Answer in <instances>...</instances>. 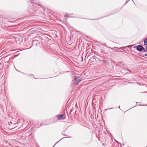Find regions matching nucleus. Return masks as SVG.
<instances>
[{
	"mask_svg": "<svg viewBox=\"0 0 147 147\" xmlns=\"http://www.w3.org/2000/svg\"><path fill=\"white\" fill-rule=\"evenodd\" d=\"M92 58L94 59H95V60H99L98 58L95 55L93 56Z\"/></svg>",
	"mask_w": 147,
	"mask_h": 147,
	"instance_id": "nucleus-5",
	"label": "nucleus"
},
{
	"mask_svg": "<svg viewBox=\"0 0 147 147\" xmlns=\"http://www.w3.org/2000/svg\"><path fill=\"white\" fill-rule=\"evenodd\" d=\"M59 120L65 119L66 118L65 115H58L57 116Z\"/></svg>",
	"mask_w": 147,
	"mask_h": 147,
	"instance_id": "nucleus-3",
	"label": "nucleus"
},
{
	"mask_svg": "<svg viewBox=\"0 0 147 147\" xmlns=\"http://www.w3.org/2000/svg\"><path fill=\"white\" fill-rule=\"evenodd\" d=\"M74 83L75 85H77L79 82L82 80V78L80 77H78L76 76H74Z\"/></svg>",
	"mask_w": 147,
	"mask_h": 147,
	"instance_id": "nucleus-2",
	"label": "nucleus"
},
{
	"mask_svg": "<svg viewBox=\"0 0 147 147\" xmlns=\"http://www.w3.org/2000/svg\"><path fill=\"white\" fill-rule=\"evenodd\" d=\"M136 49L137 51L141 52L144 49V48L142 45H139L136 47Z\"/></svg>",
	"mask_w": 147,
	"mask_h": 147,
	"instance_id": "nucleus-4",
	"label": "nucleus"
},
{
	"mask_svg": "<svg viewBox=\"0 0 147 147\" xmlns=\"http://www.w3.org/2000/svg\"><path fill=\"white\" fill-rule=\"evenodd\" d=\"M134 46V45H133L131 46V47H133V46Z\"/></svg>",
	"mask_w": 147,
	"mask_h": 147,
	"instance_id": "nucleus-17",
	"label": "nucleus"
},
{
	"mask_svg": "<svg viewBox=\"0 0 147 147\" xmlns=\"http://www.w3.org/2000/svg\"><path fill=\"white\" fill-rule=\"evenodd\" d=\"M142 51H143V52H146V49H145L144 48V49H143Z\"/></svg>",
	"mask_w": 147,
	"mask_h": 147,
	"instance_id": "nucleus-10",
	"label": "nucleus"
},
{
	"mask_svg": "<svg viewBox=\"0 0 147 147\" xmlns=\"http://www.w3.org/2000/svg\"><path fill=\"white\" fill-rule=\"evenodd\" d=\"M144 44L145 45H147V41H145Z\"/></svg>",
	"mask_w": 147,
	"mask_h": 147,
	"instance_id": "nucleus-9",
	"label": "nucleus"
},
{
	"mask_svg": "<svg viewBox=\"0 0 147 147\" xmlns=\"http://www.w3.org/2000/svg\"><path fill=\"white\" fill-rule=\"evenodd\" d=\"M126 70L130 72H131V71L130 70H128L127 69H126Z\"/></svg>",
	"mask_w": 147,
	"mask_h": 147,
	"instance_id": "nucleus-16",
	"label": "nucleus"
},
{
	"mask_svg": "<svg viewBox=\"0 0 147 147\" xmlns=\"http://www.w3.org/2000/svg\"><path fill=\"white\" fill-rule=\"evenodd\" d=\"M145 41H147V38H145L144 41V42Z\"/></svg>",
	"mask_w": 147,
	"mask_h": 147,
	"instance_id": "nucleus-11",
	"label": "nucleus"
},
{
	"mask_svg": "<svg viewBox=\"0 0 147 147\" xmlns=\"http://www.w3.org/2000/svg\"><path fill=\"white\" fill-rule=\"evenodd\" d=\"M69 13H66L64 15V16L65 17H67L68 18L69 17Z\"/></svg>",
	"mask_w": 147,
	"mask_h": 147,
	"instance_id": "nucleus-7",
	"label": "nucleus"
},
{
	"mask_svg": "<svg viewBox=\"0 0 147 147\" xmlns=\"http://www.w3.org/2000/svg\"><path fill=\"white\" fill-rule=\"evenodd\" d=\"M109 48L111 49H113L111 48H110V47H109Z\"/></svg>",
	"mask_w": 147,
	"mask_h": 147,
	"instance_id": "nucleus-18",
	"label": "nucleus"
},
{
	"mask_svg": "<svg viewBox=\"0 0 147 147\" xmlns=\"http://www.w3.org/2000/svg\"><path fill=\"white\" fill-rule=\"evenodd\" d=\"M129 1V0H127V1L125 3V4H126Z\"/></svg>",
	"mask_w": 147,
	"mask_h": 147,
	"instance_id": "nucleus-12",
	"label": "nucleus"
},
{
	"mask_svg": "<svg viewBox=\"0 0 147 147\" xmlns=\"http://www.w3.org/2000/svg\"><path fill=\"white\" fill-rule=\"evenodd\" d=\"M123 47V48H125V47Z\"/></svg>",
	"mask_w": 147,
	"mask_h": 147,
	"instance_id": "nucleus-20",
	"label": "nucleus"
},
{
	"mask_svg": "<svg viewBox=\"0 0 147 147\" xmlns=\"http://www.w3.org/2000/svg\"><path fill=\"white\" fill-rule=\"evenodd\" d=\"M122 66L123 67V69H126L125 68L127 67V66L125 65V64H123L122 65Z\"/></svg>",
	"mask_w": 147,
	"mask_h": 147,
	"instance_id": "nucleus-6",
	"label": "nucleus"
},
{
	"mask_svg": "<svg viewBox=\"0 0 147 147\" xmlns=\"http://www.w3.org/2000/svg\"><path fill=\"white\" fill-rule=\"evenodd\" d=\"M103 62H106V61L105 60H103Z\"/></svg>",
	"mask_w": 147,
	"mask_h": 147,
	"instance_id": "nucleus-13",
	"label": "nucleus"
},
{
	"mask_svg": "<svg viewBox=\"0 0 147 147\" xmlns=\"http://www.w3.org/2000/svg\"><path fill=\"white\" fill-rule=\"evenodd\" d=\"M30 2L32 4V6L34 8V7L35 5H37V6H40L42 7L41 8L42 9L45 8L44 6L42 5H40L39 3V1H38L36 0H30Z\"/></svg>",
	"mask_w": 147,
	"mask_h": 147,
	"instance_id": "nucleus-1",
	"label": "nucleus"
},
{
	"mask_svg": "<svg viewBox=\"0 0 147 147\" xmlns=\"http://www.w3.org/2000/svg\"><path fill=\"white\" fill-rule=\"evenodd\" d=\"M141 54L142 55H141L142 56H147V54H146V53H144V54L141 53Z\"/></svg>",
	"mask_w": 147,
	"mask_h": 147,
	"instance_id": "nucleus-8",
	"label": "nucleus"
},
{
	"mask_svg": "<svg viewBox=\"0 0 147 147\" xmlns=\"http://www.w3.org/2000/svg\"><path fill=\"white\" fill-rule=\"evenodd\" d=\"M116 49H120L121 48V47H120L119 48H118V47H116Z\"/></svg>",
	"mask_w": 147,
	"mask_h": 147,
	"instance_id": "nucleus-14",
	"label": "nucleus"
},
{
	"mask_svg": "<svg viewBox=\"0 0 147 147\" xmlns=\"http://www.w3.org/2000/svg\"><path fill=\"white\" fill-rule=\"evenodd\" d=\"M136 48V47H134V48Z\"/></svg>",
	"mask_w": 147,
	"mask_h": 147,
	"instance_id": "nucleus-19",
	"label": "nucleus"
},
{
	"mask_svg": "<svg viewBox=\"0 0 147 147\" xmlns=\"http://www.w3.org/2000/svg\"><path fill=\"white\" fill-rule=\"evenodd\" d=\"M146 52H147V46L146 47Z\"/></svg>",
	"mask_w": 147,
	"mask_h": 147,
	"instance_id": "nucleus-15",
	"label": "nucleus"
}]
</instances>
